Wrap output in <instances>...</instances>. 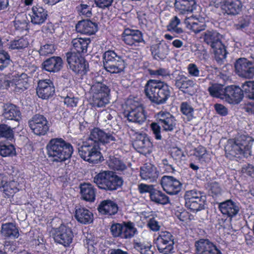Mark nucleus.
Listing matches in <instances>:
<instances>
[{"label":"nucleus","instance_id":"14","mask_svg":"<svg viewBox=\"0 0 254 254\" xmlns=\"http://www.w3.org/2000/svg\"><path fill=\"white\" fill-rule=\"evenodd\" d=\"M28 125L32 132L38 136L46 135L49 130V125L46 118L37 114L28 121Z\"/></svg>","mask_w":254,"mask_h":254},{"label":"nucleus","instance_id":"47","mask_svg":"<svg viewBox=\"0 0 254 254\" xmlns=\"http://www.w3.org/2000/svg\"><path fill=\"white\" fill-rule=\"evenodd\" d=\"M193 155L200 162H206L209 159V154L205 147L200 145L194 148Z\"/></svg>","mask_w":254,"mask_h":254},{"label":"nucleus","instance_id":"50","mask_svg":"<svg viewBox=\"0 0 254 254\" xmlns=\"http://www.w3.org/2000/svg\"><path fill=\"white\" fill-rule=\"evenodd\" d=\"M242 87L247 97L254 100V81H246L242 84Z\"/></svg>","mask_w":254,"mask_h":254},{"label":"nucleus","instance_id":"6","mask_svg":"<svg viewBox=\"0 0 254 254\" xmlns=\"http://www.w3.org/2000/svg\"><path fill=\"white\" fill-rule=\"evenodd\" d=\"M204 42L213 50L215 58L219 63L226 58V47L222 43V35L215 30H207L203 34Z\"/></svg>","mask_w":254,"mask_h":254},{"label":"nucleus","instance_id":"64","mask_svg":"<svg viewBox=\"0 0 254 254\" xmlns=\"http://www.w3.org/2000/svg\"><path fill=\"white\" fill-rule=\"evenodd\" d=\"M188 72L190 76L198 77L200 74V71L197 65L193 63L189 64L187 67Z\"/></svg>","mask_w":254,"mask_h":254},{"label":"nucleus","instance_id":"28","mask_svg":"<svg viewBox=\"0 0 254 254\" xmlns=\"http://www.w3.org/2000/svg\"><path fill=\"white\" fill-rule=\"evenodd\" d=\"M98 29L97 24L89 19L79 21L75 25L77 33L86 35H94Z\"/></svg>","mask_w":254,"mask_h":254},{"label":"nucleus","instance_id":"40","mask_svg":"<svg viewBox=\"0 0 254 254\" xmlns=\"http://www.w3.org/2000/svg\"><path fill=\"white\" fill-rule=\"evenodd\" d=\"M3 115L6 119L18 121L21 113L16 106L9 104L5 108Z\"/></svg>","mask_w":254,"mask_h":254},{"label":"nucleus","instance_id":"35","mask_svg":"<svg viewBox=\"0 0 254 254\" xmlns=\"http://www.w3.org/2000/svg\"><path fill=\"white\" fill-rule=\"evenodd\" d=\"M174 6L176 11L185 14L191 12L196 7L195 0H176Z\"/></svg>","mask_w":254,"mask_h":254},{"label":"nucleus","instance_id":"16","mask_svg":"<svg viewBox=\"0 0 254 254\" xmlns=\"http://www.w3.org/2000/svg\"><path fill=\"white\" fill-rule=\"evenodd\" d=\"M121 39L125 44L131 47H137L140 43H145L141 31L129 28L124 29L121 34Z\"/></svg>","mask_w":254,"mask_h":254},{"label":"nucleus","instance_id":"4","mask_svg":"<svg viewBox=\"0 0 254 254\" xmlns=\"http://www.w3.org/2000/svg\"><path fill=\"white\" fill-rule=\"evenodd\" d=\"M253 139L249 135L241 134L234 140L231 145L225 147V151L226 157L232 159L234 157H248L251 155V148Z\"/></svg>","mask_w":254,"mask_h":254},{"label":"nucleus","instance_id":"30","mask_svg":"<svg viewBox=\"0 0 254 254\" xmlns=\"http://www.w3.org/2000/svg\"><path fill=\"white\" fill-rule=\"evenodd\" d=\"M91 43L89 38L77 37L72 40L71 52H75L79 56L84 55L87 52V49Z\"/></svg>","mask_w":254,"mask_h":254},{"label":"nucleus","instance_id":"45","mask_svg":"<svg viewBox=\"0 0 254 254\" xmlns=\"http://www.w3.org/2000/svg\"><path fill=\"white\" fill-rule=\"evenodd\" d=\"M4 138L9 141L14 139V133L12 128L4 124H0V139Z\"/></svg>","mask_w":254,"mask_h":254},{"label":"nucleus","instance_id":"29","mask_svg":"<svg viewBox=\"0 0 254 254\" xmlns=\"http://www.w3.org/2000/svg\"><path fill=\"white\" fill-rule=\"evenodd\" d=\"M159 172L157 168L150 163H145L140 168V176L142 180L150 182L156 181Z\"/></svg>","mask_w":254,"mask_h":254},{"label":"nucleus","instance_id":"61","mask_svg":"<svg viewBox=\"0 0 254 254\" xmlns=\"http://www.w3.org/2000/svg\"><path fill=\"white\" fill-rule=\"evenodd\" d=\"M154 188L152 185L141 183L138 185V190L140 194L148 193L150 196Z\"/></svg>","mask_w":254,"mask_h":254},{"label":"nucleus","instance_id":"3","mask_svg":"<svg viewBox=\"0 0 254 254\" xmlns=\"http://www.w3.org/2000/svg\"><path fill=\"white\" fill-rule=\"evenodd\" d=\"M144 93L147 98L156 105L166 103L171 95V87L165 81L149 79L144 87Z\"/></svg>","mask_w":254,"mask_h":254},{"label":"nucleus","instance_id":"11","mask_svg":"<svg viewBox=\"0 0 254 254\" xmlns=\"http://www.w3.org/2000/svg\"><path fill=\"white\" fill-rule=\"evenodd\" d=\"M65 55L68 68L76 75L83 77L87 74L89 66L84 57L77 55L75 52H67Z\"/></svg>","mask_w":254,"mask_h":254},{"label":"nucleus","instance_id":"15","mask_svg":"<svg viewBox=\"0 0 254 254\" xmlns=\"http://www.w3.org/2000/svg\"><path fill=\"white\" fill-rule=\"evenodd\" d=\"M132 145L135 149L144 155L150 154L152 151L153 144L145 133L136 132Z\"/></svg>","mask_w":254,"mask_h":254},{"label":"nucleus","instance_id":"19","mask_svg":"<svg viewBox=\"0 0 254 254\" xmlns=\"http://www.w3.org/2000/svg\"><path fill=\"white\" fill-rule=\"evenodd\" d=\"M160 184L164 191L170 195L177 194L181 191L182 184L173 176L164 175L160 181Z\"/></svg>","mask_w":254,"mask_h":254},{"label":"nucleus","instance_id":"26","mask_svg":"<svg viewBox=\"0 0 254 254\" xmlns=\"http://www.w3.org/2000/svg\"><path fill=\"white\" fill-rule=\"evenodd\" d=\"M221 3V9L224 13L231 16L239 14L243 7L241 0H222Z\"/></svg>","mask_w":254,"mask_h":254},{"label":"nucleus","instance_id":"42","mask_svg":"<svg viewBox=\"0 0 254 254\" xmlns=\"http://www.w3.org/2000/svg\"><path fill=\"white\" fill-rule=\"evenodd\" d=\"M133 247L141 254H154L153 251L151 250L152 246L150 242H134L133 243Z\"/></svg>","mask_w":254,"mask_h":254},{"label":"nucleus","instance_id":"48","mask_svg":"<svg viewBox=\"0 0 254 254\" xmlns=\"http://www.w3.org/2000/svg\"><path fill=\"white\" fill-rule=\"evenodd\" d=\"M15 148L12 144L0 143V155L2 157L13 156L16 155Z\"/></svg>","mask_w":254,"mask_h":254},{"label":"nucleus","instance_id":"7","mask_svg":"<svg viewBox=\"0 0 254 254\" xmlns=\"http://www.w3.org/2000/svg\"><path fill=\"white\" fill-rule=\"evenodd\" d=\"M103 66L111 74H120L124 72L126 66L125 60L122 56L114 50L105 51L103 55Z\"/></svg>","mask_w":254,"mask_h":254},{"label":"nucleus","instance_id":"41","mask_svg":"<svg viewBox=\"0 0 254 254\" xmlns=\"http://www.w3.org/2000/svg\"><path fill=\"white\" fill-rule=\"evenodd\" d=\"M122 224L123 229H122L121 239H127L133 237L136 231L133 223L129 221L124 222Z\"/></svg>","mask_w":254,"mask_h":254},{"label":"nucleus","instance_id":"21","mask_svg":"<svg viewBox=\"0 0 254 254\" xmlns=\"http://www.w3.org/2000/svg\"><path fill=\"white\" fill-rule=\"evenodd\" d=\"M156 122L162 127V131L172 132L176 128L177 120L170 112L160 111L156 115Z\"/></svg>","mask_w":254,"mask_h":254},{"label":"nucleus","instance_id":"60","mask_svg":"<svg viewBox=\"0 0 254 254\" xmlns=\"http://www.w3.org/2000/svg\"><path fill=\"white\" fill-rule=\"evenodd\" d=\"M122 229H123L122 223L112 224L110 228V231L113 237L121 238Z\"/></svg>","mask_w":254,"mask_h":254},{"label":"nucleus","instance_id":"37","mask_svg":"<svg viewBox=\"0 0 254 254\" xmlns=\"http://www.w3.org/2000/svg\"><path fill=\"white\" fill-rule=\"evenodd\" d=\"M29 45L28 39L24 36H17L14 39H11L7 44L9 49L19 51L25 50Z\"/></svg>","mask_w":254,"mask_h":254},{"label":"nucleus","instance_id":"55","mask_svg":"<svg viewBox=\"0 0 254 254\" xmlns=\"http://www.w3.org/2000/svg\"><path fill=\"white\" fill-rule=\"evenodd\" d=\"M78 98L75 97L72 93L68 94L64 99V103L67 107H74L77 106Z\"/></svg>","mask_w":254,"mask_h":254},{"label":"nucleus","instance_id":"33","mask_svg":"<svg viewBox=\"0 0 254 254\" xmlns=\"http://www.w3.org/2000/svg\"><path fill=\"white\" fill-rule=\"evenodd\" d=\"M74 217L78 222L87 224L93 221V215L87 208L76 206L75 208Z\"/></svg>","mask_w":254,"mask_h":254},{"label":"nucleus","instance_id":"34","mask_svg":"<svg viewBox=\"0 0 254 254\" xmlns=\"http://www.w3.org/2000/svg\"><path fill=\"white\" fill-rule=\"evenodd\" d=\"M150 51L154 59L163 60L166 58L169 53V46L165 42H160L152 45L150 47Z\"/></svg>","mask_w":254,"mask_h":254},{"label":"nucleus","instance_id":"52","mask_svg":"<svg viewBox=\"0 0 254 254\" xmlns=\"http://www.w3.org/2000/svg\"><path fill=\"white\" fill-rule=\"evenodd\" d=\"M208 191L210 195L215 197L221 193V188L219 184L216 182H212L208 184Z\"/></svg>","mask_w":254,"mask_h":254},{"label":"nucleus","instance_id":"1","mask_svg":"<svg viewBox=\"0 0 254 254\" xmlns=\"http://www.w3.org/2000/svg\"><path fill=\"white\" fill-rule=\"evenodd\" d=\"M113 131L106 132L98 127H94L88 137L82 142L78 148L79 155L84 161L92 163H97L101 158L100 143L103 144L116 140Z\"/></svg>","mask_w":254,"mask_h":254},{"label":"nucleus","instance_id":"59","mask_svg":"<svg viewBox=\"0 0 254 254\" xmlns=\"http://www.w3.org/2000/svg\"><path fill=\"white\" fill-rule=\"evenodd\" d=\"M77 8L80 15L86 17H90L92 16L91 8L89 5L86 4H80Z\"/></svg>","mask_w":254,"mask_h":254},{"label":"nucleus","instance_id":"25","mask_svg":"<svg viewBox=\"0 0 254 254\" xmlns=\"http://www.w3.org/2000/svg\"><path fill=\"white\" fill-rule=\"evenodd\" d=\"M197 254H222L217 246L208 239H200L195 243Z\"/></svg>","mask_w":254,"mask_h":254},{"label":"nucleus","instance_id":"32","mask_svg":"<svg viewBox=\"0 0 254 254\" xmlns=\"http://www.w3.org/2000/svg\"><path fill=\"white\" fill-rule=\"evenodd\" d=\"M81 198L87 202H94L95 200L96 189L90 183H83L80 185Z\"/></svg>","mask_w":254,"mask_h":254},{"label":"nucleus","instance_id":"2","mask_svg":"<svg viewBox=\"0 0 254 254\" xmlns=\"http://www.w3.org/2000/svg\"><path fill=\"white\" fill-rule=\"evenodd\" d=\"M46 149L49 158L56 163H62L70 159L74 151L72 144L62 137L51 139Z\"/></svg>","mask_w":254,"mask_h":254},{"label":"nucleus","instance_id":"10","mask_svg":"<svg viewBox=\"0 0 254 254\" xmlns=\"http://www.w3.org/2000/svg\"><path fill=\"white\" fill-rule=\"evenodd\" d=\"M186 207L192 212L205 209V198L203 192L196 189L187 190L184 194Z\"/></svg>","mask_w":254,"mask_h":254},{"label":"nucleus","instance_id":"62","mask_svg":"<svg viewBox=\"0 0 254 254\" xmlns=\"http://www.w3.org/2000/svg\"><path fill=\"white\" fill-rule=\"evenodd\" d=\"M176 216L181 221L187 222L190 220V214L185 209L178 210L175 212Z\"/></svg>","mask_w":254,"mask_h":254},{"label":"nucleus","instance_id":"51","mask_svg":"<svg viewBox=\"0 0 254 254\" xmlns=\"http://www.w3.org/2000/svg\"><path fill=\"white\" fill-rule=\"evenodd\" d=\"M16 183L14 181L6 182L2 186L4 193L8 197L17 191V188L16 187Z\"/></svg>","mask_w":254,"mask_h":254},{"label":"nucleus","instance_id":"12","mask_svg":"<svg viewBox=\"0 0 254 254\" xmlns=\"http://www.w3.org/2000/svg\"><path fill=\"white\" fill-rule=\"evenodd\" d=\"M175 238L172 233L161 231L154 239V243L159 252L162 254H171L174 252Z\"/></svg>","mask_w":254,"mask_h":254},{"label":"nucleus","instance_id":"13","mask_svg":"<svg viewBox=\"0 0 254 254\" xmlns=\"http://www.w3.org/2000/svg\"><path fill=\"white\" fill-rule=\"evenodd\" d=\"M74 237L72 229L64 224H61L57 228L53 235L55 243L64 247H69L73 241Z\"/></svg>","mask_w":254,"mask_h":254},{"label":"nucleus","instance_id":"39","mask_svg":"<svg viewBox=\"0 0 254 254\" xmlns=\"http://www.w3.org/2000/svg\"><path fill=\"white\" fill-rule=\"evenodd\" d=\"M150 201L157 204L165 205L170 202L169 197L155 188L153 190L150 196Z\"/></svg>","mask_w":254,"mask_h":254},{"label":"nucleus","instance_id":"53","mask_svg":"<svg viewBox=\"0 0 254 254\" xmlns=\"http://www.w3.org/2000/svg\"><path fill=\"white\" fill-rule=\"evenodd\" d=\"M11 62L8 53L3 50L0 51V70L6 67Z\"/></svg>","mask_w":254,"mask_h":254},{"label":"nucleus","instance_id":"23","mask_svg":"<svg viewBox=\"0 0 254 254\" xmlns=\"http://www.w3.org/2000/svg\"><path fill=\"white\" fill-rule=\"evenodd\" d=\"M53 82L50 79L40 80L38 82L36 93L42 99H48L55 94Z\"/></svg>","mask_w":254,"mask_h":254},{"label":"nucleus","instance_id":"24","mask_svg":"<svg viewBox=\"0 0 254 254\" xmlns=\"http://www.w3.org/2000/svg\"><path fill=\"white\" fill-rule=\"evenodd\" d=\"M175 86L185 94L192 95L195 92L194 81L184 74H179L175 79Z\"/></svg>","mask_w":254,"mask_h":254},{"label":"nucleus","instance_id":"36","mask_svg":"<svg viewBox=\"0 0 254 254\" xmlns=\"http://www.w3.org/2000/svg\"><path fill=\"white\" fill-rule=\"evenodd\" d=\"M184 23L188 29L195 34L205 30L206 25L204 22L200 21L198 18L190 16L185 18Z\"/></svg>","mask_w":254,"mask_h":254},{"label":"nucleus","instance_id":"31","mask_svg":"<svg viewBox=\"0 0 254 254\" xmlns=\"http://www.w3.org/2000/svg\"><path fill=\"white\" fill-rule=\"evenodd\" d=\"M97 209L101 214L112 216L118 212L119 207L115 201L110 199H106L100 202Z\"/></svg>","mask_w":254,"mask_h":254},{"label":"nucleus","instance_id":"63","mask_svg":"<svg viewBox=\"0 0 254 254\" xmlns=\"http://www.w3.org/2000/svg\"><path fill=\"white\" fill-rule=\"evenodd\" d=\"M147 226L150 230L155 232L159 231L161 228L159 222L154 217L149 219Z\"/></svg>","mask_w":254,"mask_h":254},{"label":"nucleus","instance_id":"8","mask_svg":"<svg viewBox=\"0 0 254 254\" xmlns=\"http://www.w3.org/2000/svg\"><path fill=\"white\" fill-rule=\"evenodd\" d=\"M123 114L129 122L142 124L146 119L142 105L139 102L132 99L127 101Z\"/></svg>","mask_w":254,"mask_h":254},{"label":"nucleus","instance_id":"5","mask_svg":"<svg viewBox=\"0 0 254 254\" xmlns=\"http://www.w3.org/2000/svg\"><path fill=\"white\" fill-rule=\"evenodd\" d=\"M93 182L101 190L113 191L121 188L124 181L121 177L115 173L107 171L96 174L93 178Z\"/></svg>","mask_w":254,"mask_h":254},{"label":"nucleus","instance_id":"9","mask_svg":"<svg viewBox=\"0 0 254 254\" xmlns=\"http://www.w3.org/2000/svg\"><path fill=\"white\" fill-rule=\"evenodd\" d=\"M92 92L91 105L94 108L105 107L109 103L110 89L102 82H97L91 86Z\"/></svg>","mask_w":254,"mask_h":254},{"label":"nucleus","instance_id":"49","mask_svg":"<svg viewBox=\"0 0 254 254\" xmlns=\"http://www.w3.org/2000/svg\"><path fill=\"white\" fill-rule=\"evenodd\" d=\"M224 89L223 86L217 83H213L208 88L210 95L214 98H220L223 96Z\"/></svg>","mask_w":254,"mask_h":254},{"label":"nucleus","instance_id":"46","mask_svg":"<svg viewBox=\"0 0 254 254\" xmlns=\"http://www.w3.org/2000/svg\"><path fill=\"white\" fill-rule=\"evenodd\" d=\"M180 23V19L178 16H175L171 19L169 24L167 26V29L171 33L181 34L183 32V30L181 28L178 27Z\"/></svg>","mask_w":254,"mask_h":254},{"label":"nucleus","instance_id":"38","mask_svg":"<svg viewBox=\"0 0 254 254\" xmlns=\"http://www.w3.org/2000/svg\"><path fill=\"white\" fill-rule=\"evenodd\" d=\"M1 232L5 237L15 239L19 236V230L16 225L11 222L2 224Z\"/></svg>","mask_w":254,"mask_h":254},{"label":"nucleus","instance_id":"58","mask_svg":"<svg viewBox=\"0 0 254 254\" xmlns=\"http://www.w3.org/2000/svg\"><path fill=\"white\" fill-rule=\"evenodd\" d=\"M15 30L21 33L28 30V23L25 20L15 19L14 21Z\"/></svg>","mask_w":254,"mask_h":254},{"label":"nucleus","instance_id":"18","mask_svg":"<svg viewBox=\"0 0 254 254\" xmlns=\"http://www.w3.org/2000/svg\"><path fill=\"white\" fill-rule=\"evenodd\" d=\"M236 73L240 77L247 79L254 77V66L253 63L245 58L238 59L235 64Z\"/></svg>","mask_w":254,"mask_h":254},{"label":"nucleus","instance_id":"57","mask_svg":"<svg viewBox=\"0 0 254 254\" xmlns=\"http://www.w3.org/2000/svg\"><path fill=\"white\" fill-rule=\"evenodd\" d=\"M150 127L155 138L157 140H161L162 139L161 134L162 127L158 123V122L152 123Z\"/></svg>","mask_w":254,"mask_h":254},{"label":"nucleus","instance_id":"20","mask_svg":"<svg viewBox=\"0 0 254 254\" xmlns=\"http://www.w3.org/2000/svg\"><path fill=\"white\" fill-rule=\"evenodd\" d=\"M243 88L235 85H228L224 88L223 98L230 104H238L244 98Z\"/></svg>","mask_w":254,"mask_h":254},{"label":"nucleus","instance_id":"54","mask_svg":"<svg viewBox=\"0 0 254 254\" xmlns=\"http://www.w3.org/2000/svg\"><path fill=\"white\" fill-rule=\"evenodd\" d=\"M148 73L152 76H161L162 77H165L170 76V75L169 70L165 68H159L156 70L149 69H148Z\"/></svg>","mask_w":254,"mask_h":254},{"label":"nucleus","instance_id":"44","mask_svg":"<svg viewBox=\"0 0 254 254\" xmlns=\"http://www.w3.org/2000/svg\"><path fill=\"white\" fill-rule=\"evenodd\" d=\"M109 168L115 171H124L127 168L126 164L121 159L115 157H110L108 162Z\"/></svg>","mask_w":254,"mask_h":254},{"label":"nucleus","instance_id":"27","mask_svg":"<svg viewBox=\"0 0 254 254\" xmlns=\"http://www.w3.org/2000/svg\"><path fill=\"white\" fill-rule=\"evenodd\" d=\"M63 66V61L59 56H53L47 59L42 64V69L49 72H58Z\"/></svg>","mask_w":254,"mask_h":254},{"label":"nucleus","instance_id":"56","mask_svg":"<svg viewBox=\"0 0 254 254\" xmlns=\"http://www.w3.org/2000/svg\"><path fill=\"white\" fill-rule=\"evenodd\" d=\"M55 51L54 44H47L41 47L39 53L41 56H47L52 54Z\"/></svg>","mask_w":254,"mask_h":254},{"label":"nucleus","instance_id":"43","mask_svg":"<svg viewBox=\"0 0 254 254\" xmlns=\"http://www.w3.org/2000/svg\"><path fill=\"white\" fill-rule=\"evenodd\" d=\"M180 109L181 113L187 117L188 121L190 122L194 118V108L190 102L187 101L182 102Z\"/></svg>","mask_w":254,"mask_h":254},{"label":"nucleus","instance_id":"22","mask_svg":"<svg viewBox=\"0 0 254 254\" xmlns=\"http://www.w3.org/2000/svg\"><path fill=\"white\" fill-rule=\"evenodd\" d=\"M29 15L33 25H41L47 20L48 12L42 5L36 3L32 6Z\"/></svg>","mask_w":254,"mask_h":254},{"label":"nucleus","instance_id":"17","mask_svg":"<svg viewBox=\"0 0 254 254\" xmlns=\"http://www.w3.org/2000/svg\"><path fill=\"white\" fill-rule=\"evenodd\" d=\"M218 208L225 220L231 222L240 211L238 204L231 199L218 203Z\"/></svg>","mask_w":254,"mask_h":254}]
</instances>
